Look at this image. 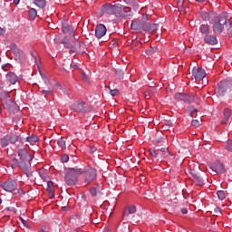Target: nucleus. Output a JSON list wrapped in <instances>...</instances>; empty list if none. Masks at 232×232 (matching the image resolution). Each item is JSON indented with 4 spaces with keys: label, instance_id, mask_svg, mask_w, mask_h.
Listing matches in <instances>:
<instances>
[{
    "label": "nucleus",
    "instance_id": "34",
    "mask_svg": "<svg viewBox=\"0 0 232 232\" xmlns=\"http://www.w3.org/2000/svg\"><path fill=\"white\" fill-rule=\"evenodd\" d=\"M149 152L151 157H154V159H157L159 157V152H157L155 149H150Z\"/></svg>",
    "mask_w": 232,
    "mask_h": 232
},
{
    "label": "nucleus",
    "instance_id": "40",
    "mask_svg": "<svg viewBox=\"0 0 232 232\" xmlns=\"http://www.w3.org/2000/svg\"><path fill=\"white\" fill-rule=\"evenodd\" d=\"M118 93H119V90L117 89L110 91V94L111 95V97H115V95H117Z\"/></svg>",
    "mask_w": 232,
    "mask_h": 232
},
{
    "label": "nucleus",
    "instance_id": "13",
    "mask_svg": "<svg viewBox=\"0 0 232 232\" xmlns=\"http://www.w3.org/2000/svg\"><path fill=\"white\" fill-rule=\"evenodd\" d=\"M18 156L21 160H24V162H32V160H34V157L28 154V150H26L25 149L19 150Z\"/></svg>",
    "mask_w": 232,
    "mask_h": 232
},
{
    "label": "nucleus",
    "instance_id": "37",
    "mask_svg": "<svg viewBox=\"0 0 232 232\" xmlns=\"http://www.w3.org/2000/svg\"><path fill=\"white\" fill-rule=\"evenodd\" d=\"M61 160L62 162H68L70 160V156H68V154H63L62 155Z\"/></svg>",
    "mask_w": 232,
    "mask_h": 232
},
{
    "label": "nucleus",
    "instance_id": "10",
    "mask_svg": "<svg viewBox=\"0 0 232 232\" xmlns=\"http://www.w3.org/2000/svg\"><path fill=\"white\" fill-rule=\"evenodd\" d=\"M2 188L5 191L12 193V191H15V189H17V182L14 179H8L2 185Z\"/></svg>",
    "mask_w": 232,
    "mask_h": 232
},
{
    "label": "nucleus",
    "instance_id": "21",
    "mask_svg": "<svg viewBox=\"0 0 232 232\" xmlns=\"http://www.w3.org/2000/svg\"><path fill=\"white\" fill-rule=\"evenodd\" d=\"M0 144H1L2 148H6V146H8L10 144V140L8 138V135L1 138Z\"/></svg>",
    "mask_w": 232,
    "mask_h": 232
},
{
    "label": "nucleus",
    "instance_id": "38",
    "mask_svg": "<svg viewBox=\"0 0 232 232\" xmlns=\"http://www.w3.org/2000/svg\"><path fill=\"white\" fill-rule=\"evenodd\" d=\"M82 79L85 82H90V79L88 78V75H86V72H82Z\"/></svg>",
    "mask_w": 232,
    "mask_h": 232
},
{
    "label": "nucleus",
    "instance_id": "52",
    "mask_svg": "<svg viewBox=\"0 0 232 232\" xmlns=\"http://www.w3.org/2000/svg\"><path fill=\"white\" fill-rule=\"evenodd\" d=\"M41 232H48L45 226H43L41 228Z\"/></svg>",
    "mask_w": 232,
    "mask_h": 232
},
{
    "label": "nucleus",
    "instance_id": "1",
    "mask_svg": "<svg viewBox=\"0 0 232 232\" xmlns=\"http://www.w3.org/2000/svg\"><path fill=\"white\" fill-rule=\"evenodd\" d=\"M130 28L137 32H149L150 34H154V32L158 30L159 25L148 22V14H142L141 18L135 19L131 22Z\"/></svg>",
    "mask_w": 232,
    "mask_h": 232
},
{
    "label": "nucleus",
    "instance_id": "44",
    "mask_svg": "<svg viewBox=\"0 0 232 232\" xmlns=\"http://www.w3.org/2000/svg\"><path fill=\"white\" fill-rule=\"evenodd\" d=\"M20 221L22 222V224H23L25 227H28V222H26V220H24V218H20Z\"/></svg>",
    "mask_w": 232,
    "mask_h": 232
},
{
    "label": "nucleus",
    "instance_id": "16",
    "mask_svg": "<svg viewBox=\"0 0 232 232\" xmlns=\"http://www.w3.org/2000/svg\"><path fill=\"white\" fill-rule=\"evenodd\" d=\"M200 16L203 19V21H209V23H211L213 21V19L215 18V14L202 12L200 14Z\"/></svg>",
    "mask_w": 232,
    "mask_h": 232
},
{
    "label": "nucleus",
    "instance_id": "9",
    "mask_svg": "<svg viewBox=\"0 0 232 232\" xmlns=\"http://www.w3.org/2000/svg\"><path fill=\"white\" fill-rule=\"evenodd\" d=\"M192 76L196 81H203L206 77V71L200 67H194L192 69Z\"/></svg>",
    "mask_w": 232,
    "mask_h": 232
},
{
    "label": "nucleus",
    "instance_id": "53",
    "mask_svg": "<svg viewBox=\"0 0 232 232\" xmlns=\"http://www.w3.org/2000/svg\"><path fill=\"white\" fill-rule=\"evenodd\" d=\"M14 5H19L21 3V0H13Z\"/></svg>",
    "mask_w": 232,
    "mask_h": 232
},
{
    "label": "nucleus",
    "instance_id": "41",
    "mask_svg": "<svg viewBox=\"0 0 232 232\" xmlns=\"http://www.w3.org/2000/svg\"><path fill=\"white\" fill-rule=\"evenodd\" d=\"M39 175H40L42 180H46V175H44V170H40Z\"/></svg>",
    "mask_w": 232,
    "mask_h": 232
},
{
    "label": "nucleus",
    "instance_id": "2",
    "mask_svg": "<svg viewBox=\"0 0 232 232\" xmlns=\"http://www.w3.org/2000/svg\"><path fill=\"white\" fill-rule=\"evenodd\" d=\"M210 24H212L214 34H222L224 27L227 24V13L223 12L218 16L215 15Z\"/></svg>",
    "mask_w": 232,
    "mask_h": 232
},
{
    "label": "nucleus",
    "instance_id": "5",
    "mask_svg": "<svg viewBox=\"0 0 232 232\" xmlns=\"http://www.w3.org/2000/svg\"><path fill=\"white\" fill-rule=\"evenodd\" d=\"M128 12H131V9H130L129 7H125L121 4L113 5L112 15H116V17L128 15Z\"/></svg>",
    "mask_w": 232,
    "mask_h": 232
},
{
    "label": "nucleus",
    "instance_id": "25",
    "mask_svg": "<svg viewBox=\"0 0 232 232\" xmlns=\"http://www.w3.org/2000/svg\"><path fill=\"white\" fill-rule=\"evenodd\" d=\"M187 111H188V115H190V117H193L195 115V113H197V111H198V110H197L195 107L190 105V106L187 107Z\"/></svg>",
    "mask_w": 232,
    "mask_h": 232
},
{
    "label": "nucleus",
    "instance_id": "32",
    "mask_svg": "<svg viewBox=\"0 0 232 232\" xmlns=\"http://www.w3.org/2000/svg\"><path fill=\"white\" fill-rule=\"evenodd\" d=\"M6 99H10V92H4L0 93V101H6Z\"/></svg>",
    "mask_w": 232,
    "mask_h": 232
},
{
    "label": "nucleus",
    "instance_id": "19",
    "mask_svg": "<svg viewBox=\"0 0 232 232\" xmlns=\"http://www.w3.org/2000/svg\"><path fill=\"white\" fill-rule=\"evenodd\" d=\"M6 79L11 82L12 84H15L17 82V75L12 72L6 74Z\"/></svg>",
    "mask_w": 232,
    "mask_h": 232
},
{
    "label": "nucleus",
    "instance_id": "51",
    "mask_svg": "<svg viewBox=\"0 0 232 232\" xmlns=\"http://www.w3.org/2000/svg\"><path fill=\"white\" fill-rule=\"evenodd\" d=\"M5 29L0 27V35H5Z\"/></svg>",
    "mask_w": 232,
    "mask_h": 232
},
{
    "label": "nucleus",
    "instance_id": "39",
    "mask_svg": "<svg viewBox=\"0 0 232 232\" xmlns=\"http://www.w3.org/2000/svg\"><path fill=\"white\" fill-rule=\"evenodd\" d=\"M191 124L192 126H195V128H198V126H200V121L198 120H192Z\"/></svg>",
    "mask_w": 232,
    "mask_h": 232
},
{
    "label": "nucleus",
    "instance_id": "29",
    "mask_svg": "<svg viewBox=\"0 0 232 232\" xmlns=\"http://www.w3.org/2000/svg\"><path fill=\"white\" fill-rule=\"evenodd\" d=\"M194 181L198 186H204V179L200 176H195Z\"/></svg>",
    "mask_w": 232,
    "mask_h": 232
},
{
    "label": "nucleus",
    "instance_id": "45",
    "mask_svg": "<svg viewBox=\"0 0 232 232\" xmlns=\"http://www.w3.org/2000/svg\"><path fill=\"white\" fill-rule=\"evenodd\" d=\"M44 81L46 86L50 88V80H48V78H46V76H45V77L44 78Z\"/></svg>",
    "mask_w": 232,
    "mask_h": 232
},
{
    "label": "nucleus",
    "instance_id": "35",
    "mask_svg": "<svg viewBox=\"0 0 232 232\" xmlns=\"http://www.w3.org/2000/svg\"><path fill=\"white\" fill-rule=\"evenodd\" d=\"M224 116L226 119H229L231 117V110L229 109H225L224 111Z\"/></svg>",
    "mask_w": 232,
    "mask_h": 232
},
{
    "label": "nucleus",
    "instance_id": "60",
    "mask_svg": "<svg viewBox=\"0 0 232 232\" xmlns=\"http://www.w3.org/2000/svg\"><path fill=\"white\" fill-rule=\"evenodd\" d=\"M34 61H35V63H37V57H35V56H34Z\"/></svg>",
    "mask_w": 232,
    "mask_h": 232
},
{
    "label": "nucleus",
    "instance_id": "43",
    "mask_svg": "<svg viewBox=\"0 0 232 232\" xmlns=\"http://www.w3.org/2000/svg\"><path fill=\"white\" fill-rule=\"evenodd\" d=\"M220 208H218V207H216L215 208H214V215H216L217 217H218V215H220Z\"/></svg>",
    "mask_w": 232,
    "mask_h": 232
},
{
    "label": "nucleus",
    "instance_id": "62",
    "mask_svg": "<svg viewBox=\"0 0 232 232\" xmlns=\"http://www.w3.org/2000/svg\"><path fill=\"white\" fill-rule=\"evenodd\" d=\"M1 202H2V200H1V198H0V204H1Z\"/></svg>",
    "mask_w": 232,
    "mask_h": 232
},
{
    "label": "nucleus",
    "instance_id": "56",
    "mask_svg": "<svg viewBox=\"0 0 232 232\" xmlns=\"http://www.w3.org/2000/svg\"><path fill=\"white\" fill-rule=\"evenodd\" d=\"M18 193H19V195H24V192L23 191V189H19Z\"/></svg>",
    "mask_w": 232,
    "mask_h": 232
},
{
    "label": "nucleus",
    "instance_id": "49",
    "mask_svg": "<svg viewBox=\"0 0 232 232\" xmlns=\"http://www.w3.org/2000/svg\"><path fill=\"white\" fill-rule=\"evenodd\" d=\"M160 151H161L162 153H165V155H168V149H166V148H161V149H160Z\"/></svg>",
    "mask_w": 232,
    "mask_h": 232
},
{
    "label": "nucleus",
    "instance_id": "28",
    "mask_svg": "<svg viewBox=\"0 0 232 232\" xmlns=\"http://www.w3.org/2000/svg\"><path fill=\"white\" fill-rule=\"evenodd\" d=\"M217 195H218V198L219 199V200H224L225 198H226V197H227V192L226 191H224V190H218V192H217Z\"/></svg>",
    "mask_w": 232,
    "mask_h": 232
},
{
    "label": "nucleus",
    "instance_id": "54",
    "mask_svg": "<svg viewBox=\"0 0 232 232\" xmlns=\"http://www.w3.org/2000/svg\"><path fill=\"white\" fill-rule=\"evenodd\" d=\"M227 121H229V119L225 118V119L221 121V124H226V122H227Z\"/></svg>",
    "mask_w": 232,
    "mask_h": 232
},
{
    "label": "nucleus",
    "instance_id": "4",
    "mask_svg": "<svg viewBox=\"0 0 232 232\" xmlns=\"http://www.w3.org/2000/svg\"><path fill=\"white\" fill-rule=\"evenodd\" d=\"M232 92V80L231 78H227L222 80L218 83L217 88L215 89V94L217 97H224L226 93Z\"/></svg>",
    "mask_w": 232,
    "mask_h": 232
},
{
    "label": "nucleus",
    "instance_id": "14",
    "mask_svg": "<svg viewBox=\"0 0 232 232\" xmlns=\"http://www.w3.org/2000/svg\"><path fill=\"white\" fill-rule=\"evenodd\" d=\"M204 41L206 44H210L211 46H215V44H218V40L217 39V36L213 34H207L204 36Z\"/></svg>",
    "mask_w": 232,
    "mask_h": 232
},
{
    "label": "nucleus",
    "instance_id": "27",
    "mask_svg": "<svg viewBox=\"0 0 232 232\" xmlns=\"http://www.w3.org/2000/svg\"><path fill=\"white\" fill-rule=\"evenodd\" d=\"M57 144L61 150H66V141L63 138L57 140Z\"/></svg>",
    "mask_w": 232,
    "mask_h": 232
},
{
    "label": "nucleus",
    "instance_id": "24",
    "mask_svg": "<svg viewBox=\"0 0 232 232\" xmlns=\"http://www.w3.org/2000/svg\"><path fill=\"white\" fill-rule=\"evenodd\" d=\"M14 55L19 59V61H23V59H24V53L21 51V49H15Z\"/></svg>",
    "mask_w": 232,
    "mask_h": 232
},
{
    "label": "nucleus",
    "instance_id": "3",
    "mask_svg": "<svg viewBox=\"0 0 232 232\" xmlns=\"http://www.w3.org/2000/svg\"><path fill=\"white\" fill-rule=\"evenodd\" d=\"M84 171L82 169H67L64 173V180L67 186H75L77 184V179L80 175H82Z\"/></svg>",
    "mask_w": 232,
    "mask_h": 232
},
{
    "label": "nucleus",
    "instance_id": "36",
    "mask_svg": "<svg viewBox=\"0 0 232 232\" xmlns=\"http://www.w3.org/2000/svg\"><path fill=\"white\" fill-rule=\"evenodd\" d=\"M62 32H63V34H68L70 32V26H68L66 24H63Z\"/></svg>",
    "mask_w": 232,
    "mask_h": 232
},
{
    "label": "nucleus",
    "instance_id": "42",
    "mask_svg": "<svg viewBox=\"0 0 232 232\" xmlns=\"http://www.w3.org/2000/svg\"><path fill=\"white\" fill-rule=\"evenodd\" d=\"M53 182L48 181L47 182V188L49 189V191H53Z\"/></svg>",
    "mask_w": 232,
    "mask_h": 232
},
{
    "label": "nucleus",
    "instance_id": "55",
    "mask_svg": "<svg viewBox=\"0 0 232 232\" xmlns=\"http://www.w3.org/2000/svg\"><path fill=\"white\" fill-rule=\"evenodd\" d=\"M160 142H162V138L156 140V144H160Z\"/></svg>",
    "mask_w": 232,
    "mask_h": 232
},
{
    "label": "nucleus",
    "instance_id": "12",
    "mask_svg": "<svg viewBox=\"0 0 232 232\" xmlns=\"http://www.w3.org/2000/svg\"><path fill=\"white\" fill-rule=\"evenodd\" d=\"M106 32H108V29H106V25L100 24L96 26L95 29V36L97 39H102L106 35Z\"/></svg>",
    "mask_w": 232,
    "mask_h": 232
},
{
    "label": "nucleus",
    "instance_id": "11",
    "mask_svg": "<svg viewBox=\"0 0 232 232\" xmlns=\"http://www.w3.org/2000/svg\"><path fill=\"white\" fill-rule=\"evenodd\" d=\"M210 169L217 173L218 175H222V173H226V169L224 165L220 163V161H216L210 165Z\"/></svg>",
    "mask_w": 232,
    "mask_h": 232
},
{
    "label": "nucleus",
    "instance_id": "46",
    "mask_svg": "<svg viewBox=\"0 0 232 232\" xmlns=\"http://www.w3.org/2000/svg\"><path fill=\"white\" fill-rule=\"evenodd\" d=\"M50 92H52V90H43L42 91V93H43V95H46V94H48V93H50Z\"/></svg>",
    "mask_w": 232,
    "mask_h": 232
},
{
    "label": "nucleus",
    "instance_id": "61",
    "mask_svg": "<svg viewBox=\"0 0 232 232\" xmlns=\"http://www.w3.org/2000/svg\"><path fill=\"white\" fill-rule=\"evenodd\" d=\"M124 1H131V0H124Z\"/></svg>",
    "mask_w": 232,
    "mask_h": 232
},
{
    "label": "nucleus",
    "instance_id": "31",
    "mask_svg": "<svg viewBox=\"0 0 232 232\" xmlns=\"http://www.w3.org/2000/svg\"><path fill=\"white\" fill-rule=\"evenodd\" d=\"M9 144H15L18 140V137L15 134L8 135Z\"/></svg>",
    "mask_w": 232,
    "mask_h": 232
},
{
    "label": "nucleus",
    "instance_id": "48",
    "mask_svg": "<svg viewBox=\"0 0 232 232\" xmlns=\"http://www.w3.org/2000/svg\"><path fill=\"white\" fill-rule=\"evenodd\" d=\"M90 151H91V153H95V152L97 151V148H95V147H91V148H90Z\"/></svg>",
    "mask_w": 232,
    "mask_h": 232
},
{
    "label": "nucleus",
    "instance_id": "7",
    "mask_svg": "<svg viewBox=\"0 0 232 232\" xmlns=\"http://www.w3.org/2000/svg\"><path fill=\"white\" fill-rule=\"evenodd\" d=\"M71 110L77 111V113H86V111H90L84 102H75L71 105Z\"/></svg>",
    "mask_w": 232,
    "mask_h": 232
},
{
    "label": "nucleus",
    "instance_id": "18",
    "mask_svg": "<svg viewBox=\"0 0 232 232\" xmlns=\"http://www.w3.org/2000/svg\"><path fill=\"white\" fill-rule=\"evenodd\" d=\"M134 213H137V207L134 205L127 207L123 213V217H128V215H133Z\"/></svg>",
    "mask_w": 232,
    "mask_h": 232
},
{
    "label": "nucleus",
    "instance_id": "47",
    "mask_svg": "<svg viewBox=\"0 0 232 232\" xmlns=\"http://www.w3.org/2000/svg\"><path fill=\"white\" fill-rule=\"evenodd\" d=\"M146 53H147L148 55H151V54L153 53V49H152V48L148 49V50L146 51Z\"/></svg>",
    "mask_w": 232,
    "mask_h": 232
},
{
    "label": "nucleus",
    "instance_id": "22",
    "mask_svg": "<svg viewBox=\"0 0 232 232\" xmlns=\"http://www.w3.org/2000/svg\"><path fill=\"white\" fill-rule=\"evenodd\" d=\"M26 140L27 142H30V144H35V142H39V137L32 134L31 136L27 137Z\"/></svg>",
    "mask_w": 232,
    "mask_h": 232
},
{
    "label": "nucleus",
    "instance_id": "20",
    "mask_svg": "<svg viewBox=\"0 0 232 232\" xmlns=\"http://www.w3.org/2000/svg\"><path fill=\"white\" fill-rule=\"evenodd\" d=\"M33 3L40 9L46 8V0H34Z\"/></svg>",
    "mask_w": 232,
    "mask_h": 232
},
{
    "label": "nucleus",
    "instance_id": "63",
    "mask_svg": "<svg viewBox=\"0 0 232 232\" xmlns=\"http://www.w3.org/2000/svg\"><path fill=\"white\" fill-rule=\"evenodd\" d=\"M0 62H1V58H0Z\"/></svg>",
    "mask_w": 232,
    "mask_h": 232
},
{
    "label": "nucleus",
    "instance_id": "6",
    "mask_svg": "<svg viewBox=\"0 0 232 232\" xmlns=\"http://www.w3.org/2000/svg\"><path fill=\"white\" fill-rule=\"evenodd\" d=\"M174 98L176 101H182L186 104H191L192 102H195V96L189 95L183 92H178L174 95Z\"/></svg>",
    "mask_w": 232,
    "mask_h": 232
},
{
    "label": "nucleus",
    "instance_id": "17",
    "mask_svg": "<svg viewBox=\"0 0 232 232\" xmlns=\"http://www.w3.org/2000/svg\"><path fill=\"white\" fill-rule=\"evenodd\" d=\"M102 12H103V14H108L109 15H113V5L105 4L104 5H102Z\"/></svg>",
    "mask_w": 232,
    "mask_h": 232
},
{
    "label": "nucleus",
    "instance_id": "15",
    "mask_svg": "<svg viewBox=\"0 0 232 232\" xmlns=\"http://www.w3.org/2000/svg\"><path fill=\"white\" fill-rule=\"evenodd\" d=\"M63 44H64V48H67L68 50H70L71 53H75V52L79 51L80 44L78 42L74 43L73 44L70 43H63Z\"/></svg>",
    "mask_w": 232,
    "mask_h": 232
},
{
    "label": "nucleus",
    "instance_id": "58",
    "mask_svg": "<svg viewBox=\"0 0 232 232\" xmlns=\"http://www.w3.org/2000/svg\"><path fill=\"white\" fill-rule=\"evenodd\" d=\"M227 33L232 34V28L231 27L227 29Z\"/></svg>",
    "mask_w": 232,
    "mask_h": 232
},
{
    "label": "nucleus",
    "instance_id": "26",
    "mask_svg": "<svg viewBox=\"0 0 232 232\" xmlns=\"http://www.w3.org/2000/svg\"><path fill=\"white\" fill-rule=\"evenodd\" d=\"M28 14L30 19H35L37 17V10L35 8H29Z\"/></svg>",
    "mask_w": 232,
    "mask_h": 232
},
{
    "label": "nucleus",
    "instance_id": "30",
    "mask_svg": "<svg viewBox=\"0 0 232 232\" xmlns=\"http://www.w3.org/2000/svg\"><path fill=\"white\" fill-rule=\"evenodd\" d=\"M97 193H101V186L91 188V194L92 197H97Z\"/></svg>",
    "mask_w": 232,
    "mask_h": 232
},
{
    "label": "nucleus",
    "instance_id": "23",
    "mask_svg": "<svg viewBox=\"0 0 232 232\" xmlns=\"http://www.w3.org/2000/svg\"><path fill=\"white\" fill-rule=\"evenodd\" d=\"M199 32H200V34H205L206 35H208L209 34V25L201 24L199 26Z\"/></svg>",
    "mask_w": 232,
    "mask_h": 232
},
{
    "label": "nucleus",
    "instance_id": "33",
    "mask_svg": "<svg viewBox=\"0 0 232 232\" xmlns=\"http://www.w3.org/2000/svg\"><path fill=\"white\" fill-rule=\"evenodd\" d=\"M225 150L232 153V140H228L225 143Z\"/></svg>",
    "mask_w": 232,
    "mask_h": 232
},
{
    "label": "nucleus",
    "instance_id": "59",
    "mask_svg": "<svg viewBox=\"0 0 232 232\" xmlns=\"http://www.w3.org/2000/svg\"><path fill=\"white\" fill-rule=\"evenodd\" d=\"M198 3H204L206 0H196Z\"/></svg>",
    "mask_w": 232,
    "mask_h": 232
},
{
    "label": "nucleus",
    "instance_id": "57",
    "mask_svg": "<svg viewBox=\"0 0 232 232\" xmlns=\"http://www.w3.org/2000/svg\"><path fill=\"white\" fill-rule=\"evenodd\" d=\"M72 68H73V70H77L78 66L73 64V65H72Z\"/></svg>",
    "mask_w": 232,
    "mask_h": 232
},
{
    "label": "nucleus",
    "instance_id": "50",
    "mask_svg": "<svg viewBox=\"0 0 232 232\" xmlns=\"http://www.w3.org/2000/svg\"><path fill=\"white\" fill-rule=\"evenodd\" d=\"M182 215H188V208H181Z\"/></svg>",
    "mask_w": 232,
    "mask_h": 232
},
{
    "label": "nucleus",
    "instance_id": "8",
    "mask_svg": "<svg viewBox=\"0 0 232 232\" xmlns=\"http://www.w3.org/2000/svg\"><path fill=\"white\" fill-rule=\"evenodd\" d=\"M85 173V181L92 182L97 179V170L92 167H87L85 169H82Z\"/></svg>",
    "mask_w": 232,
    "mask_h": 232
}]
</instances>
